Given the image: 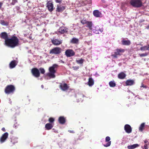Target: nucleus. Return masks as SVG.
<instances>
[{
    "instance_id": "f257e3e1",
    "label": "nucleus",
    "mask_w": 149,
    "mask_h": 149,
    "mask_svg": "<svg viewBox=\"0 0 149 149\" xmlns=\"http://www.w3.org/2000/svg\"><path fill=\"white\" fill-rule=\"evenodd\" d=\"M19 40L16 36H13L10 38H9L8 40H6L5 45L11 48L19 45Z\"/></svg>"
},
{
    "instance_id": "f03ea898",
    "label": "nucleus",
    "mask_w": 149,
    "mask_h": 149,
    "mask_svg": "<svg viewBox=\"0 0 149 149\" xmlns=\"http://www.w3.org/2000/svg\"><path fill=\"white\" fill-rule=\"evenodd\" d=\"M58 65L56 64H54L49 68V72L47 74V75L50 78H54L55 77V73L56 72V69Z\"/></svg>"
},
{
    "instance_id": "7ed1b4c3",
    "label": "nucleus",
    "mask_w": 149,
    "mask_h": 149,
    "mask_svg": "<svg viewBox=\"0 0 149 149\" xmlns=\"http://www.w3.org/2000/svg\"><path fill=\"white\" fill-rule=\"evenodd\" d=\"M130 3L132 6L136 8L140 7L142 6L141 0H131Z\"/></svg>"
},
{
    "instance_id": "20e7f679",
    "label": "nucleus",
    "mask_w": 149,
    "mask_h": 149,
    "mask_svg": "<svg viewBox=\"0 0 149 149\" xmlns=\"http://www.w3.org/2000/svg\"><path fill=\"white\" fill-rule=\"evenodd\" d=\"M15 90L14 87L12 85L8 86L5 89V92L6 94H9L13 93Z\"/></svg>"
},
{
    "instance_id": "39448f33",
    "label": "nucleus",
    "mask_w": 149,
    "mask_h": 149,
    "mask_svg": "<svg viewBox=\"0 0 149 149\" xmlns=\"http://www.w3.org/2000/svg\"><path fill=\"white\" fill-rule=\"evenodd\" d=\"M62 49L59 47H56L52 49L50 51V53L58 54L61 52Z\"/></svg>"
},
{
    "instance_id": "423d86ee",
    "label": "nucleus",
    "mask_w": 149,
    "mask_h": 149,
    "mask_svg": "<svg viewBox=\"0 0 149 149\" xmlns=\"http://www.w3.org/2000/svg\"><path fill=\"white\" fill-rule=\"evenodd\" d=\"M124 52V50L123 49H118L115 52L114 54H112V56L114 57L117 58L118 56H120L121 53Z\"/></svg>"
},
{
    "instance_id": "0eeeda50",
    "label": "nucleus",
    "mask_w": 149,
    "mask_h": 149,
    "mask_svg": "<svg viewBox=\"0 0 149 149\" xmlns=\"http://www.w3.org/2000/svg\"><path fill=\"white\" fill-rule=\"evenodd\" d=\"M46 7L49 11L50 12H52L54 9L53 3L51 1H49L47 2L46 4Z\"/></svg>"
},
{
    "instance_id": "6e6552de",
    "label": "nucleus",
    "mask_w": 149,
    "mask_h": 149,
    "mask_svg": "<svg viewBox=\"0 0 149 149\" xmlns=\"http://www.w3.org/2000/svg\"><path fill=\"white\" fill-rule=\"evenodd\" d=\"M0 37L1 39L5 40L4 44L5 45L6 40H8L9 39L7 33L6 32H3L0 34Z\"/></svg>"
},
{
    "instance_id": "1a4fd4ad",
    "label": "nucleus",
    "mask_w": 149,
    "mask_h": 149,
    "mask_svg": "<svg viewBox=\"0 0 149 149\" xmlns=\"http://www.w3.org/2000/svg\"><path fill=\"white\" fill-rule=\"evenodd\" d=\"M33 75L36 77H38L40 76V72L39 70L37 68H33L31 70Z\"/></svg>"
},
{
    "instance_id": "9d476101",
    "label": "nucleus",
    "mask_w": 149,
    "mask_h": 149,
    "mask_svg": "<svg viewBox=\"0 0 149 149\" xmlns=\"http://www.w3.org/2000/svg\"><path fill=\"white\" fill-rule=\"evenodd\" d=\"M65 54L67 57H70L74 56L75 53L72 50L68 49L66 51Z\"/></svg>"
},
{
    "instance_id": "9b49d317",
    "label": "nucleus",
    "mask_w": 149,
    "mask_h": 149,
    "mask_svg": "<svg viewBox=\"0 0 149 149\" xmlns=\"http://www.w3.org/2000/svg\"><path fill=\"white\" fill-rule=\"evenodd\" d=\"M93 31L94 33L98 34L99 33V31H100V33L102 32L103 29L102 28L100 29L98 26H97L93 27Z\"/></svg>"
},
{
    "instance_id": "f8f14e48",
    "label": "nucleus",
    "mask_w": 149,
    "mask_h": 149,
    "mask_svg": "<svg viewBox=\"0 0 149 149\" xmlns=\"http://www.w3.org/2000/svg\"><path fill=\"white\" fill-rule=\"evenodd\" d=\"M8 134L7 132L4 133L1 137L0 139V141L1 143L4 142L8 138Z\"/></svg>"
},
{
    "instance_id": "ddd939ff",
    "label": "nucleus",
    "mask_w": 149,
    "mask_h": 149,
    "mask_svg": "<svg viewBox=\"0 0 149 149\" xmlns=\"http://www.w3.org/2000/svg\"><path fill=\"white\" fill-rule=\"evenodd\" d=\"M124 129L125 132L127 133H130L132 131L131 126L129 125H126L124 127Z\"/></svg>"
},
{
    "instance_id": "4468645a",
    "label": "nucleus",
    "mask_w": 149,
    "mask_h": 149,
    "mask_svg": "<svg viewBox=\"0 0 149 149\" xmlns=\"http://www.w3.org/2000/svg\"><path fill=\"white\" fill-rule=\"evenodd\" d=\"M65 9V7L63 6L57 5L56 9V11L59 12H62Z\"/></svg>"
},
{
    "instance_id": "2eb2a0df",
    "label": "nucleus",
    "mask_w": 149,
    "mask_h": 149,
    "mask_svg": "<svg viewBox=\"0 0 149 149\" xmlns=\"http://www.w3.org/2000/svg\"><path fill=\"white\" fill-rule=\"evenodd\" d=\"M52 41L53 44L56 45H59L61 44L62 42V40L56 39L52 40Z\"/></svg>"
},
{
    "instance_id": "dca6fc26",
    "label": "nucleus",
    "mask_w": 149,
    "mask_h": 149,
    "mask_svg": "<svg viewBox=\"0 0 149 149\" xmlns=\"http://www.w3.org/2000/svg\"><path fill=\"white\" fill-rule=\"evenodd\" d=\"M60 87L61 89L63 91H65L68 88L67 84H61L60 85Z\"/></svg>"
},
{
    "instance_id": "f3484780",
    "label": "nucleus",
    "mask_w": 149,
    "mask_h": 149,
    "mask_svg": "<svg viewBox=\"0 0 149 149\" xmlns=\"http://www.w3.org/2000/svg\"><path fill=\"white\" fill-rule=\"evenodd\" d=\"M58 31L61 33H64L67 32V29L64 27H61L58 30Z\"/></svg>"
},
{
    "instance_id": "a211bd4d",
    "label": "nucleus",
    "mask_w": 149,
    "mask_h": 149,
    "mask_svg": "<svg viewBox=\"0 0 149 149\" xmlns=\"http://www.w3.org/2000/svg\"><path fill=\"white\" fill-rule=\"evenodd\" d=\"M110 140V138L109 136H107L106 138L105 141L107 142H108L106 144H104V146L107 147L111 145V141H109Z\"/></svg>"
},
{
    "instance_id": "6ab92c4d",
    "label": "nucleus",
    "mask_w": 149,
    "mask_h": 149,
    "mask_svg": "<svg viewBox=\"0 0 149 149\" xmlns=\"http://www.w3.org/2000/svg\"><path fill=\"white\" fill-rule=\"evenodd\" d=\"M125 83L127 86H131L134 84V82L133 80L128 79L126 81Z\"/></svg>"
},
{
    "instance_id": "aec40b11",
    "label": "nucleus",
    "mask_w": 149,
    "mask_h": 149,
    "mask_svg": "<svg viewBox=\"0 0 149 149\" xmlns=\"http://www.w3.org/2000/svg\"><path fill=\"white\" fill-rule=\"evenodd\" d=\"M93 14L94 16L96 17H100L101 15V13L97 10L94 11Z\"/></svg>"
},
{
    "instance_id": "412c9836",
    "label": "nucleus",
    "mask_w": 149,
    "mask_h": 149,
    "mask_svg": "<svg viewBox=\"0 0 149 149\" xmlns=\"http://www.w3.org/2000/svg\"><path fill=\"white\" fill-rule=\"evenodd\" d=\"M126 74L123 72H121L118 74V78L119 79H123L126 77Z\"/></svg>"
},
{
    "instance_id": "4be33fe9",
    "label": "nucleus",
    "mask_w": 149,
    "mask_h": 149,
    "mask_svg": "<svg viewBox=\"0 0 149 149\" xmlns=\"http://www.w3.org/2000/svg\"><path fill=\"white\" fill-rule=\"evenodd\" d=\"M122 44L123 45H129L131 44V42L129 40H123L122 41Z\"/></svg>"
},
{
    "instance_id": "5701e85b",
    "label": "nucleus",
    "mask_w": 149,
    "mask_h": 149,
    "mask_svg": "<svg viewBox=\"0 0 149 149\" xmlns=\"http://www.w3.org/2000/svg\"><path fill=\"white\" fill-rule=\"evenodd\" d=\"M10 68H14L17 65L16 61H12L10 63Z\"/></svg>"
},
{
    "instance_id": "b1692460",
    "label": "nucleus",
    "mask_w": 149,
    "mask_h": 149,
    "mask_svg": "<svg viewBox=\"0 0 149 149\" xmlns=\"http://www.w3.org/2000/svg\"><path fill=\"white\" fill-rule=\"evenodd\" d=\"M88 85L90 86H92L94 84V80L92 78H90L88 82Z\"/></svg>"
},
{
    "instance_id": "393cba45",
    "label": "nucleus",
    "mask_w": 149,
    "mask_h": 149,
    "mask_svg": "<svg viewBox=\"0 0 149 149\" xmlns=\"http://www.w3.org/2000/svg\"><path fill=\"white\" fill-rule=\"evenodd\" d=\"M58 121L60 123L63 124L65 122V119L63 117L61 116L59 118Z\"/></svg>"
},
{
    "instance_id": "a878e982",
    "label": "nucleus",
    "mask_w": 149,
    "mask_h": 149,
    "mask_svg": "<svg viewBox=\"0 0 149 149\" xmlns=\"http://www.w3.org/2000/svg\"><path fill=\"white\" fill-rule=\"evenodd\" d=\"M53 127V125L50 123H47L45 125V127L47 130L51 129Z\"/></svg>"
},
{
    "instance_id": "bb28decb",
    "label": "nucleus",
    "mask_w": 149,
    "mask_h": 149,
    "mask_svg": "<svg viewBox=\"0 0 149 149\" xmlns=\"http://www.w3.org/2000/svg\"><path fill=\"white\" fill-rule=\"evenodd\" d=\"M139 146V145L137 144H135L129 146H127V148L129 149H133Z\"/></svg>"
},
{
    "instance_id": "cd10ccee",
    "label": "nucleus",
    "mask_w": 149,
    "mask_h": 149,
    "mask_svg": "<svg viewBox=\"0 0 149 149\" xmlns=\"http://www.w3.org/2000/svg\"><path fill=\"white\" fill-rule=\"evenodd\" d=\"M79 39L76 38H73L71 40L70 42L73 44H77L78 43Z\"/></svg>"
},
{
    "instance_id": "c85d7f7f",
    "label": "nucleus",
    "mask_w": 149,
    "mask_h": 149,
    "mask_svg": "<svg viewBox=\"0 0 149 149\" xmlns=\"http://www.w3.org/2000/svg\"><path fill=\"white\" fill-rule=\"evenodd\" d=\"M86 24L87 25V26L90 29L92 30L93 24L91 22L88 21Z\"/></svg>"
},
{
    "instance_id": "c756f323",
    "label": "nucleus",
    "mask_w": 149,
    "mask_h": 149,
    "mask_svg": "<svg viewBox=\"0 0 149 149\" xmlns=\"http://www.w3.org/2000/svg\"><path fill=\"white\" fill-rule=\"evenodd\" d=\"M145 126V123H142L140 126L139 127V130L141 131L142 132L143 130L144 129V127Z\"/></svg>"
},
{
    "instance_id": "7c9ffc66",
    "label": "nucleus",
    "mask_w": 149,
    "mask_h": 149,
    "mask_svg": "<svg viewBox=\"0 0 149 149\" xmlns=\"http://www.w3.org/2000/svg\"><path fill=\"white\" fill-rule=\"evenodd\" d=\"M109 85L110 87H114L116 86V84L114 81H111L109 82Z\"/></svg>"
},
{
    "instance_id": "2f4dec72",
    "label": "nucleus",
    "mask_w": 149,
    "mask_h": 149,
    "mask_svg": "<svg viewBox=\"0 0 149 149\" xmlns=\"http://www.w3.org/2000/svg\"><path fill=\"white\" fill-rule=\"evenodd\" d=\"M84 60L82 59H81L80 60H76V62L77 63L80 64H82L83 63Z\"/></svg>"
},
{
    "instance_id": "473e14b6",
    "label": "nucleus",
    "mask_w": 149,
    "mask_h": 149,
    "mask_svg": "<svg viewBox=\"0 0 149 149\" xmlns=\"http://www.w3.org/2000/svg\"><path fill=\"white\" fill-rule=\"evenodd\" d=\"M88 22V21L85 18H84L81 21V23L83 24H86Z\"/></svg>"
},
{
    "instance_id": "72a5a7b5",
    "label": "nucleus",
    "mask_w": 149,
    "mask_h": 149,
    "mask_svg": "<svg viewBox=\"0 0 149 149\" xmlns=\"http://www.w3.org/2000/svg\"><path fill=\"white\" fill-rule=\"evenodd\" d=\"M1 24L3 25L7 26L8 25V23L5 22L4 20H1L0 22Z\"/></svg>"
},
{
    "instance_id": "f704fd0d",
    "label": "nucleus",
    "mask_w": 149,
    "mask_h": 149,
    "mask_svg": "<svg viewBox=\"0 0 149 149\" xmlns=\"http://www.w3.org/2000/svg\"><path fill=\"white\" fill-rule=\"evenodd\" d=\"M147 49H147V46L141 47L140 48L141 50L142 51H144L146 50H147Z\"/></svg>"
},
{
    "instance_id": "c9c22d12",
    "label": "nucleus",
    "mask_w": 149,
    "mask_h": 149,
    "mask_svg": "<svg viewBox=\"0 0 149 149\" xmlns=\"http://www.w3.org/2000/svg\"><path fill=\"white\" fill-rule=\"evenodd\" d=\"M148 55V53H145L142 54H139V55L141 57L146 56H147Z\"/></svg>"
},
{
    "instance_id": "e433bc0d",
    "label": "nucleus",
    "mask_w": 149,
    "mask_h": 149,
    "mask_svg": "<svg viewBox=\"0 0 149 149\" xmlns=\"http://www.w3.org/2000/svg\"><path fill=\"white\" fill-rule=\"evenodd\" d=\"M40 70L42 74H43L45 73V71L44 68H40Z\"/></svg>"
},
{
    "instance_id": "4c0bfd02",
    "label": "nucleus",
    "mask_w": 149,
    "mask_h": 149,
    "mask_svg": "<svg viewBox=\"0 0 149 149\" xmlns=\"http://www.w3.org/2000/svg\"><path fill=\"white\" fill-rule=\"evenodd\" d=\"M143 149H148L149 147L147 144H146L144 145V148L142 147Z\"/></svg>"
},
{
    "instance_id": "58836bf2",
    "label": "nucleus",
    "mask_w": 149,
    "mask_h": 149,
    "mask_svg": "<svg viewBox=\"0 0 149 149\" xmlns=\"http://www.w3.org/2000/svg\"><path fill=\"white\" fill-rule=\"evenodd\" d=\"M79 67L78 66H73L72 68L74 70H76L79 69Z\"/></svg>"
},
{
    "instance_id": "ea45409f",
    "label": "nucleus",
    "mask_w": 149,
    "mask_h": 149,
    "mask_svg": "<svg viewBox=\"0 0 149 149\" xmlns=\"http://www.w3.org/2000/svg\"><path fill=\"white\" fill-rule=\"evenodd\" d=\"M54 119L52 118H49V121L50 123H52L54 121Z\"/></svg>"
},
{
    "instance_id": "a19ab883",
    "label": "nucleus",
    "mask_w": 149,
    "mask_h": 149,
    "mask_svg": "<svg viewBox=\"0 0 149 149\" xmlns=\"http://www.w3.org/2000/svg\"><path fill=\"white\" fill-rule=\"evenodd\" d=\"M17 2V0H12V2L11 3V4L14 5Z\"/></svg>"
},
{
    "instance_id": "79ce46f5",
    "label": "nucleus",
    "mask_w": 149,
    "mask_h": 149,
    "mask_svg": "<svg viewBox=\"0 0 149 149\" xmlns=\"http://www.w3.org/2000/svg\"><path fill=\"white\" fill-rule=\"evenodd\" d=\"M141 87V89L142 88H147V86H146L144 85L143 84H142L141 86H140Z\"/></svg>"
},
{
    "instance_id": "37998d69",
    "label": "nucleus",
    "mask_w": 149,
    "mask_h": 149,
    "mask_svg": "<svg viewBox=\"0 0 149 149\" xmlns=\"http://www.w3.org/2000/svg\"><path fill=\"white\" fill-rule=\"evenodd\" d=\"M55 1L57 3H60L62 1V0H55Z\"/></svg>"
},
{
    "instance_id": "c03bdc74",
    "label": "nucleus",
    "mask_w": 149,
    "mask_h": 149,
    "mask_svg": "<svg viewBox=\"0 0 149 149\" xmlns=\"http://www.w3.org/2000/svg\"><path fill=\"white\" fill-rule=\"evenodd\" d=\"M2 4H3L1 2H0V9L1 7V6H2Z\"/></svg>"
},
{
    "instance_id": "a18cd8bd",
    "label": "nucleus",
    "mask_w": 149,
    "mask_h": 149,
    "mask_svg": "<svg viewBox=\"0 0 149 149\" xmlns=\"http://www.w3.org/2000/svg\"><path fill=\"white\" fill-rule=\"evenodd\" d=\"M68 131L71 133H74V132L73 130H69Z\"/></svg>"
},
{
    "instance_id": "49530a36",
    "label": "nucleus",
    "mask_w": 149,
    "mask_h": 149,
    "mask_svg": "<svg viewBox=\"0 0 149 149\" xmlns=\"http://www.w3.org/2000/svg\"><path fill=\"white\" fill-rule=\"evenodd\" d=\"M1 130H2L3 131H4V132H5V128H4V127H3V128H2V129H1Z\"/></svg>"
},
{
    "instance_id": "de8ad7c7",
    "label": "nucleus",
    "mask_w": 149,
    "mask_h": 149,
    "mask_svg": "<svg viewBox=\"0 0 149 149\" xmlns=\"http://www.w3.org/2000/svg\"><path fill=\"white\" fill-rule=\"evenodd\" d=\"M88 35L89 36L91 35H92V32H91V33H88Z\"/></svg>"
},
{
    "instance_id": "09e8293b",
    "label": "nucleus",
    "mask_w": 149,
    "mask_h": 149,
    "mask_svg": "<svg viewBox=\"0 0 149 149\" xmlns=\"http://www.w3.org/2000/svg\"><path fill=\"white\" fill-rule=\"evenodd\" d=\"M147 46V50H149V45H148V46Z\"/></svg>"
},
{
    "instance_id": "8fccbe9b",
    "label": "nucleus",
    "mask_w": 149,
    "mask_h": 149,
    "mask_svg": "<svg viewBox=\"0 0 149 149\" xmlns=\"http://www.w3.org/2000/svg\"><path fill=\"white\" fill-rule=\"evenodd\" d=\"M148 142V141L147 140H146L145 141H144V142L145 143H147Z\"/></svg>"
},
{
    "instance_id": "3c124183",
    "label": "nucleus",
    "mask_w": 149,
    "mask_h": 149,
    "mask_svg": "<svg viewBox=\"0 0 149 149\" xmlns=\"http://www.w3.org/2000/svg\"><path fill=\"white\" fill-rule=\"evenodd\" d=\"M41 87L42 88H44V86H43V85H42L41 86Z\"/></svg>"
},
{
    "instance_id": "603ef678",
    "label": "nucleus",
    "mask_w": 149,
    "mask_h": 149,
    "mask_svg": "<svg viewBox=\"0 0 149 149\" xmlns=\"http://www.w3.org/2000/svg\"><path fill=\"white\" fill-rule=\"evenodd\" d=\"M16 8L17 10H19V7H16Z\"/></svg>"
},
{
    "instance_id": "864d4df0",
    "label": "nucleus",
    "mask_w": 149,
    "mask_h": 149,
    "mask_svg": "<svg viewBox=\"0 0 149 149\" xmlns=\"http://www.w3.org/2000/svg\"><path fill=\"white\" fill-rule=\"evenodd\" d=\"M147 29H149V26L147 27Z\"/></svg>"
},
{
    "instance_id": "5fc2aeb1",
    "label": "nucleus",
    "mask_w": 149,
    "mask_h": 149,
    "mask_svg": "<svg viewBox=\"0 0 149 149\" xmlns=\"http://www.w3.org/2000/svg\"><path fill=\"white\" fill-rule=\"evenodd\" d=\"M141 45V46H142V45L141 44H138V45Z\"/></svg>"
},
{
    "instance_id": "6e6d98bb",
    "label": "nucleus",
    "mask_w": 149,
    "mask_h": 149,
    "mask_svg": "<svg viewBox=\"0 0 149 149\" xmlns=\"http://www.w3.org/2000/svg\"><path fill=\"white\" fill-rule=\"evenodd\" d=\"M81 96H82V97H83L84 96V95H81Z\"/></svg>"
},
{
    "instance_id": "4d7b16f0",
    "label": "nucleus",
    "mask_w": 149,
    "mask_h": 149,
    "mask_svg": "<svg viewBox=\"0 0 149 149\" xmlns=\"http://www.w3.org/2000/svg\"><path fill=\"white\" fill-rule=\"evenodd\" d=\"M61 61V62H62V63H64V62H63V61Z\"/></svg>"
},
{
    "instance_id": "13d9d810",
    "label": "nucleus",
    "mask_w": 149,
    "mask_h": 149,
    "mask_svg": "<svg viewBox=\"0 0 149 149\" xmlns=\"http://www.w3.org/2000/svg\"><path fill=\"white\" fill-rule=\"evenodd\" d=\"M148 145H149V143H148Z\"/></svg>"
}]
</instances>
